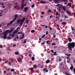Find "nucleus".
Returning <instances> with one entry per match:
<instances>
[{"instance_id":"nucleus-28","label":"nucleus","mask_w":75,"mask_h":75,"mask_svg":"<svg viewBox=\"0 0 75 75\" xmlns=\"http://www.w3.org/2000/svg\"><path fill=\"white\" fill-rule=\"evenodd\" d=\"M11 72H14V69H11Z\"/></svg>"},{"instance_id":"nucleus-25","label":"nucleus","mask_w":75,"mask_h":75,"mask_svg":"<svg viewBox=\"0 0 75 75\" xmlns=\"http://www.w3.org/2000/svg\"><path fill=\"white\" fill-rule=\"evenodd\" d=\"M52 45H56V43H52Z\"/></svg>"},{"instance_id":"nucleus-16","label":"nucleus","mask_w":75,"mask_h":75,"mask_svg":"<svg viewBox=\"0 0 75 75\" xmlns=\"http://www.w3.org/2000/svg\"><path fill=\"white\" fill-rule=\"evenodd\" d=\"M15 54L17 55H18L19 54V52L17 51L15 52Z\"/></svg>"},{"instance_id":"nucleus-24","label":"nucleus","mask_w":75,"mask_h":75,"mask_svg":"<svg viewBox=\"0 0 75 75\" xmlns=\"http://www.w3.org/2000/svg\"><path fill=\"white\" fill-rule=\"evenodd\" d=\"M62 24H63V25H65L67 24L66 22H62Z\"/></svg>"},{"instance_id":"nucleus-22","label":"nucleus","mask_w":75,"mask_h":75,"mask_svg":"<svg viewBox=\"0 0 75 75\" xmlns=\"http://www.w3.org/2000/svg\"><path fill=\"white\" fill-rule=\"evenodd\" d=\"M62 8H63V10H64V11H66V9H65V8L64 6L62 7Z\"/></svg>"},{"instance_id":"nucleus-44","label":"nucleus","mask_w":75,"mask_h":75,"mask_svg":"<svg viewBox=\"0 0 75 75\" xmlns=\"http://www.w3.org/2000/svg\"><path fill=\"white\" fill-rule=\"evenodd\" d=\"M22 33H23L22 32H18V34H22Z\"/></svg>"},{"instance_id":"nucleus-14","label":"nucleus","mask_w":75,"mask_h":75,"mask_svg":"<svg viewBox=\"0 0 75 75\" xmlns=\"http://www.w3.org/2000/svg\"><path fill=\"white\" fill-rule=\"evenodd\" d=\"M18 31V30H14V32H13V34H16V33H17V32Z\"/></svg>"},{"instance_id":"nucleus-23","label":"nucleus","mask_w":75,"mask_h":75,"mask_svg":"<svg viewBox=\"0 0 75 75\" xmlns=\"http://www.w3.org/2000/svg\"><path fill=\"white\" fill-rule=\"evenodd\" d=\"M34 59H35V58H34V57H32V61H34Z\"/></svg>"},{"instance_id":"nucleus-20","label":"nucleus","mask_w":75,"mask_h":75,"mask_svg":"<svg viewBox=\"0 0 75 75\" xmlns=\"http://www.w3.org/2000/svg\"><path fill=\"white\" fill-rule=\"evenodd\" d=\"M33 68L35 69L37 68V65L36 64H35L33 65Z\"/></svg>"},{"instance_id":"nucleus-53","label":"nucleus","mask_w":75,"mask_h":75,"mask_svg":"<svg viewBox=\"0 0 75 75\" xmlns=\"http://www.w3.org/2000/svg\"><path fill=\"white\" fill-rule=\"evenodd\" d=\"M26 40H25L24 41V43L25 44V43H26Z\"/></svg>"},{"instance_id":"nucleus-5","label":"nucleus","mask_w":75,"mask_h":75,"mask_svg":"<svg viewBox=\"0 0 75 75\" xmlns=\"http://www.w3.org/2000/svg\"><path fill=\"white\" fill-rule=\"evenodd\" d=\"M28 10V7H25L24 8V11L25 13L27 12V10Z\"/></svg>"},{"instance_id":"nucleus-40","label":"nucleus","mask_w":75,"mask_h":75,"mask_svg":"<svg viewBox=\"0 0 75 75\" xmlns=\"http://www.w3.org/2000/svg\"><path fill=\"white\" fill-rule=\"evenodd\" d=\"M16 45L15 44H13V47H16Z\"/></svg>"},{"instance_id":"nucleus-52","label":"nucleus","mask_w":75,"mask_h":75,"mask_svg":"<svg viewBox=\"0 0 75 75\" xmlns=\"http://www.w3.org/2000/svg\"><path fill=\"white\" fill-rule=\"evenodd\" d=\"M71 27L72 30H74V29L71 26Z\"/></svg>"},{"instance_id":"nucleus-37","label":"nucleus","mask_w":75,"mask_h":75,"mask_svg":"<svg viewBox=\"0 0 75 75\" xmlns=\"http://www.w3.org/2000/svg\"><path fill=\"white\" fill-rule=\"evenodd\" d=\"M45 36V35H44L43 36L41 37V38H43Z\"/></svg>"},{"instance_id":"nucleus-63","label":"nucleus","mask_w":75,"mask_h":75,"mask_svg":"<svg viewBox=\"0 0 75 75\" xmlns=\"http://www.w3.org/2000/svg\"><path fill=\"white\" fill-rule=\"evenodd\" d=\"M56 21H57L58 20V21H59V19H56L55 20Z\"/></svg>"},{"instance_id":"nucleus-47","label":"nucleus","mask_w":75,"mask_h":75,"mask_svg":"<svg viewBox=\"0 0 75 75\" xmlns=\"http://www.w3.org/2000/svg\"><path fill=\"white\" fill-rule=\"evenodd\" d=\"M48 12L49 13H51V11L50 10H48Z\"/></svg>"},{"instance_id":"nucleus-58","label":"nucleus","mask_w":75,"mask_h":75,"mask_svg":"<svg viewBox=\"0 0 75 75\" xmlns=\"http://www.w3.org/2000/svg\"><path fill=\"white\" fill-rule=\"evenodd\" d=\"M21 6H24V3H22V4H21Z\"/></svg>"},{"instance_id":"nucleus-12","label":"nucleus","mask_w":75,"mask_h":75,"mask_svg":"<svg viewBox=\"0 0 75 75\" xmlns=\"http://www.w3.org/2000/svg\"><path fill=\"white\" fill-rule=\"evenodd\" d=\"M18 61L19 62H21L22 61H21V59H20V58H18L17 59Z\"/></svg>"},{"instance_id":"nucleus-50","label":"nucleus","mask_w":75,"mask_h":75,"mask_svg":"<svg viewBox=\"0 0 75 75\" xmlns=\"http://www.w3.org/2000/svg\"><path fill=\"white\" fill-rule=\"evenodd\" d=\"M55 37H56V35H53V38H55Z\"/></svg>"},{"instance_id":"nucleus-57","label":"nucleus","mask_w":75,"mask_h":75,"mask_svg":"<svg viewBox=\"0 0 75 75\" xmlns=\"http://www.w3.org/2000/svg\"><path fill=\"white\" fill-rule=\"evenodd\" d=\"M29 57H32V55H31V54H29V55H28Z\"/></svg>"},{"instance_id":"nucleus-39","label":"nucleus","mask_w":75,"mask_h":75,"mask_svg":"<svg viewBox=\"0 0 75 75\" xmlns=\"http://www.w3.org/2000/svg\"><path fill=\"white\" fill-rule=\"evenodd\" d=\"M43 70L44 71H47V69H46V68L44 69H43Z\"/></svg>"},{"instance_id":"nucleus-45","label":"nucleus","mask_w":75,"mask_h":75,"mask_svg":"<svg viewBox=\"0 0 75 75\" xmlns=\"http://www.w3.org/2000/svg\"><path fill=\"white\" fill-rule=\"evenodd\" d=\"M71 34H75V32H74H74H71Z\"/></svg>"},{"instance_id":"nucleus-36","label":"nucleus","mask_w":75,"mask_h":75,"mask_svg":"<svg viewBox=\"0 0 75 75\" xmlns=\"http://www.w3.org/2000/svg\"><path fill=\"white\" fill-rule=\"evenodd\" d=\"M7 63H8V61L7 60L6 61H5V64H7Z\"/></svg>"},{"instance_id":"nucleus-8","label":"nucleus","mask_w":75,"mask_h":75,"mask_svg":"<svg viewBox=\"0 0 75 75\" xmlns=\"http://www.w3.org/2000/svg\"><path fill=\"white\" fill-rule=\"evenodd\" d=\"M7 33H10V31L8 30H6V31L4 33V34H7Z\"/></svg>"},{"instance_id":"nucleus-11","label":"nucleus","mask_w":75,"mask_h":75,"mask_svg":"<svg viewBox=\"0 0 75 75\" xmlns=\"http://www.w3.org/2000/svg\"><path fill=\"white\" fill-rule=\"evenodd\" d=\"M68 40L69 42H71L72 41V39L70 37H69L68 38Z\"/></svg>"},{"instance_id":"nucleus-17","label":"nucleus","mask_w":75,"mask_h":75,"mask_svg":"<svg viewBox=\"0 0 75 75\" xmlns=\"http://www.w3.org/2000/svg\"><path fill=\"white\" fill-rule=\"evenodd\" d=\"M57 25V29L58 30H60V28H59V25Z\"/></svg>"},{"instance_id":"nucleus-59","label":"nucleus","mask_w":75,"mask_h":75,"mask_svg":"<svg viewBox=\"0 0 75 75\" xmlns=\"http://www.w3.org/2000/svg\"><path fill=\"white\" fill-rule=\"evenodd\" d=\"M22 36L23 37H25V36H24V35L23 33L22 34Z\"/></svg>"},{"instance_id":"nucleus-42","label":"nucleus","mask_w":75,"mask_h":75,"mask_svg":"<svg viewBox=\"0 0 75 75\" xmlns=\"http://www.w3.org/2000/svg\"><path fill=\"white\" fill-rule=\"evenodd\" d=\"M20 27H18L17 28H16V30H19V29H20Z\"/></svg>"},{"instance_id":"nucleus-18","label":"nucleus","mask_w":75,"mask_h":75,"mask_svg":"<svg viewBox=\"0 0 75 75\" xmlns=\"http://www.w3.org/2000/svg\"><path fill=\"white\" fill-rule=\"evenodd\" d=\"M40 3L41 4H44V3H46V2L43 1H40Z\"/></svg>"},{"instance_id":"nucleus-51","label":"nucleus","mask_w":75,"mask_h":75,"mask_svg":"<svg viewBox=\"0 0 75 75\" xmlns=\"http://www.w3.org/2000/svg\"><path fill=\"white\" fill-rule=\"evenodd\" d=\"M57 1H58V0H55L54 3H57Z\"/></svg>"},{"instance_id":"nucleus-26","label":"nucleus","mask_w":75,"mask_h":75,"mask_svg":"<svg viewBox=\"0 0 75 75\" xmlns=\"http://www.w3.org/2000/svg\"><path fill=\"white\" fill-rule=\"evenodd\" d=\"M35 7V5L34 4H33L31 6V7L32 8H33V7Z\"/></svg>"},{"instance_id":"nucleus-61","label":"nucleus","mask_w":75,"mask_h":75,"mask_svg":"<svg viewBox=\"0 0 75 75\" xmlns=\"http://www.w3.org/2000/svg\"><path fill=\"white\" fill-rule=\"evenodd\" d=\"M60 5V4H57V7H58V6H59Z\"/></svg>"},{"instance_id":"nucleus-13","label":"nucleus","mask_w":75,"mask_h":75,"mask_svg":"<svg viewBox=\"0 0 75 75\" xmlns=\"http://www.w3.org/2000/svg\"><path fill=\"white\" fill-rule=\"evenodd\" d=\"M1 12L0 13V16H2L3 13H2V12H3V11L1 10Z\"/></svg>"},{"instance_id":"nucleus-27","label":"nucleus","mask_w":75,"mask_h":75,"mask_svg":"<svg viewBox=\"0 0 75 75\" xmlns=\"http://www.w3.org/2000/svg\"><path fill=\"white\" fill-rule=\"evenodd\" d=\"M67 63H70V59H69V60H67Z\"/></svg>"},{"instance_id":"nucleus-30","label":"nucleus","mask_w":75,"mask_h":75,"mask_svg":"<svg viewBox=\"0 0 75 75\" xmlns=\"http://www.w3.org/2000/svg\"><path fill=\"white\" fill-rule=\"evenodd\" d=\"M2 7H3V8H5V6H4L3 5H4V4H2Z\"/></svg>"},{"instance_id":"nucleus-19","label":"nucleus","mask_w":75,"mask_h":75,"mask_svg":"<svg viewBox=\"0 0 75 75\" xmlns=\"http://www.w3.org/2000/svg\"><path fill=\"white\" fill-rule=\"evenodd\" d=\"M50 61L49 59L47 60L46 62V64H48V63H49V62H50Z\"/></svg>"},{"instance_id":"nucleus-60","label":"nucleus","mask_w":75,"mask_h":75,"mask_svg":"<svg viewBox=\"0 0 75 75\" xmlns=\"http://www.w3.org/2000/svg\"><path fill=\"white\" fill-rule=\"evenodd\" d=\"M51 52H52V53H54V50H51Z\"/></svg>"},{"instance_id":"nucleus-48","label":"nucleus","mask_w":75,"mask_h":75,"mask_svg":"<svg viewBox=\"0 0 75 75\" xmlns=\"http://www.w3.org/2000/svg\"><path fill=\"white\" fill-rule=\"evenodd\" d=\"M44 68V66L42 65V66H40L41 68Z\"/></svg>"},{"instance_id":"nucleus-41","label":"nucleus","mask_w":75,"mask_h":75,"mask_svg":"<svg viewBox=\"0 0 75 75\" xmlns=\"http://www.w3.org/2000/svg\"><path fill=\"white\" fill-rule=\"evenodd\" d=\"M63 6L62 5H60L59 6V8H62Z\"/></svg>"},{"instance_id":"nucleus-55","label":"nucleus","mask_w":75,"mask_h":75,"mask_svg":"<svg viewBox=\"0 0 75 75\" xmlns=\"http://www.w3.org/2000/svg\"><path fill=\"white\" fill-rule=\"evenodd\" d=\"M48 31H47L46 33V35H48Z\"/></svg>"},{"instance_id":"nucleus-7","label":"nucleus","mask_w":75,"mask_h":75,"mask_svg":"<svg viewBox=\"0 0 75 75\" xmlns=\"http://www.w3.org/2000/svg\"><path fill=\"white\" fill-rule=\"evenodd\" d=\"M4 36L3 37L4 38V39L6 38L7 37V34L4 33Z\"/></svg>"},{"instance_id":"nucleus-29","label":"nucleus","mask_w":75,"mask_h":75,"mask_svg":"<svg viewBox=\"0 0 75 75\" xmlns=\"http://www.w3.org/2000/svg\"><path fill=\"white\" fill-rule=\"evenodd\" d=\"M28 53L29 54H31V53H32V52H31V50H29Z\"/></svg>"},{"instance_id":"nucleus-6","label":"nucleus","mask_w":75,"mask_h":75,"mask_svg":"<svg viewBox=\"0 0 75 75\" xmlns=\"http://www.w3.org/2000/svg\"><path fill=\"white\" fill-rule=\"evenodd\" d=\"M67 13L68 15H69V16H71V14H72V13H71V12L69 11H67Z\"/></svg>"},{"instance_id":"nucleus-9","label":"nucleus","mask_w":75,"mask_h":75,"mask_svg":"<svg viewBox=\"0 0 75 75\" xmlns=\"http://www.w3.org/2000/svg\"><path fill=\"white\" fill-rule=\"evenodd\" d=\"M67 6H69V7H71L72 6V4L71 3H68L67 5Z\"/></svg>"},{"instance_id":"nucleus-4","label":"nucleus","mask_w":75,"mask_h":75,"mask_svg":"<svg viewBox=\"0 0 75 75\" xmlns=\"http://www.w3.org/2000/svg\"><path fill=\"white\" fill-rule=\"evenodd\" d=\"M16 20V19H14L13 20L10 21L9 23L7 24V26H8V25H11V24H12L13 23V22L14 21V20Z\"/></svg>"},{"instance_id":"nucleus-34","label":"nucleus","mask_w":75,"mask_h":75,"mask_svg":"<svg viewBox=\"0 0 75 75\" xmlns=\"http://www.w3.org/2000/svg\"><path fill=\"white\" fill-rule=\"evenodd\" d=\"M25 37H23V36L22 37H21L20 38V40H22V39H23V38H24Z\"/></svg>"},{"instance_id":"nucleus-35","label":"nucleus","mask_w":75,"mask_h":75,"mask_svg":"<svg viewBox=\"0 0 75 75\" xmlns=\"http://www.w3.org/2000/svg\"><path fill=\"white\" fill-rule=\"evenodd\" d=\"M24 8V5H21V9H23Z\"/></svg>"},{"instance_id":"nucleus-10","label":"nucleus","mask_w":75,"mask_h":75,"mask_svg":"<svg viewBox=\"0 0 75 75\" xmlns=\"http://www.w3.org/2000/svg\"><path fill=\"white\" fill-rule=\"evenodd\" d=\"M14 28H11V30L9 31V32L10 33H12V32H13V31H14Z\"/></svg>"},{"instance_id":"nucleus-33","label":"nucleus","mask_w":75,"mask_h":75,"mask_svg":"<svg viewBox=\"0 0 75 75\" xmlns=\"http://www.w3.org/2000/svg\"><path fill=\"white\" fill-rule=\"evenodd\" d=\"M56 16H58L59 15V13H58V12H57L56 13Z\"/></svg>"},{"instance_id":"nucleus-2","label":"nucleus","mask_w":75,"mask_h":75,"mask_svg":"<svg viewBox=\"0 0 75 75\" xmlns=\"http://www.w3.org/2000/svg\"><path fill=\"white\" fill-rule=\"evenodd\" d=\"M25 19H18L17 21L16 24H19V23L21 22L19 26L21 27L22 25H23V22H24V21H25Z\"/></svg>"},{"instance_id":"nucleus-46","label":"nucleus","mask_w":75,"mask_h":75,"mask_svg":"<svg viewBox=\"0 0 75 75\" xmlns=\"http://www.w3.org/2000/svg\"><path fill=\"white\" fill-rule=\"evenodd\" d=\"M7 38H8V40H10V39H11V38H10L8 37H7Z\"/></svg>"},{"instance_id":"nucleus-3","label":"nucleus","mask_w":75,"mask_h":75,"mask_svg":"<svg viewBox=\"0 0 75 75\" xmlns=\"http://www.w3.org/2000/svg\"><path fill=\"white\" fill-rule=\"evenodd\" d=\"M14 4H15V6L14 7L15 9H16V8L17 10H19V9L20 8V6L17 5V3H15Z\"/></svg>"},{"instance_id":"nucleus-49","label":"nucleus","mask_w":75,"mask_h":75,"mask_svg":"<svg viewBox=\"0 0 75 75\" xmlns=\"http://www.w3.org/2000/svg\"><path fill=\"white\" fill-rule=\"evenodd\" d=\"M30 71H33V68L31 67L30 69Z\"/></svg>"},{"instance_id":"nucleus-38","label":"nucleus","mask_w":75,"mask_h":75,"mask_svg":"<svg viewBox=\"0 0 75 75\" xmlns=\"http://www.w3.org/2000/svg\"><path fill=\"white\" fill-rule=\"evenodd\" d=\"M29 21L28 20H27L26 21V24H28Z\"/></svg>"},{"instance_id":"nucleus-21","label":"nucleus","mask_w":75,"mask_h":75,"mask_svg":"<svg viewBox=\"0 0 75 75\" xmlns=\"http://www.w3.org/2000/svg\"><path fill=\"white\" fill-rule=\"evenodd\" d=\"M73 68H74V66H71L70 67V69H71V70H72V69H73Z\"/></svg>"},{"instance_id":"nucleus-31","label":"nucleus","mask_w":75,"mask_h":75,"mask_svg":"<svg viewBox=\"0 0 75 75\" xmlns=\"http://www.w3.org/2000/svg\"><path fill=\"white\" fill-rule=\"evenodd\" d=\"M31 33H34L35 32V30H32L31 31Z\"/></svg>"},{"instance_id":"nucleus-54","label":"nucleus","mask_w":75,"mask_h":75,"mask_svg":"<svg viewBox=\"0 0 75 75\" xmlns=\"http://www.w3.org/2000/svg\"><path fill=\"white\" fill-rule=\"evenodd\" d=\"M41 14H44V12H41Z\"/></svg>"},{"instance_id":"nucleus-1","label":"nucleus","mask_w":75,"mask_h":75,"mask_svg":"<svg viewBox=\"0 0 75 75\" xmlns=\"http://www.w3.org/2000/svg\"><path fill=\"white\" fill-rule=\"evenodd\" d=\"M68 48L69 50H71L72 47L74 48L75 47V44L74 42H72L71 43H68Z\"/></svg>"},{"instance_id":"nucleus-15","label":"nucleus","mask_w":75,"mask_h":75,"mask_svg":"<svg viewBox=\"0 0 75 75\" xmlns=\"http://www.w3.org/2000/svg\"><path fill=\"white\" fill-rule=\"evenodd\" d=\"M15 18H14V19H17V16H18V15L17 14H16L14 16Z\"/></svg>"},{"instance_id":"nucleus-64","label":"nucleus","mask_w":75,"mask_h":75,"mask_svg":"<svg viewBox=\"0 0 75 75\" xmlns=\"http://www.w3.org/2000/svg\"><path fill=\"white\" fill-rule=\"evenodd\" d=\"M73 71H75V68H74L73 69Z\"/></svg>"},{"instance_id":"nucleus-62","label":"nucleus","mask_w":75,"mask_h":75,"mask_svg":"<svg viewBox=\"0 0 75 75\" xmlns=\"http://www.w3.org/2000/svg\"><path fill=\"white\" fill-rule=\"evenodd\" d=\"M48 42H49V40L47 41L46 42L47 44H48Z\"/></svg>"},{"instance_id":"nucleus-43","label":"nucleus","mask_w":75,"mask_h":75,"mask_svg":"<svg viewBox=\"0 0 75 75\" xmlns=\"http://www.w3.org/2000/svg\"><path fill=\"white\" fill-rule=\"evenodd\" d=\"M0 48H3V45H0Z\"/></svg>"},{"instance_id":"nucleus-56","label":"nucleus","mask_w":75,"mask_h":75,"mask_svg":"<svg viewBox=\"0 0 75 75\" xmlns=\"http://www.w3.org/2000/svg\"><path fill=\"white\" fill-rule=\"evenodd\" d=\"M14 41H17V40H16V38H15L14 39Z\"/></svg>"},{"instance_id":"nucleus-32","label":"nucleus","mask_w":75,"mask_h":75,"mask_svg":"<svg viewBox=\"0 0 75 75\" xmlns=\"http://www.w3.org/2000/svg\"><path fill=\"white\" fill-rule=\"evenodd\" d=\"M45 42H46L45 41H44L43 43H42L41 44L42 45H44V44L45 43Z\"/></svg>"}]
</instances>
